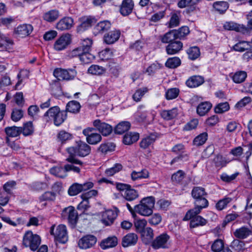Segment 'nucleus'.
<instances>
[{"mask_svg":"<svg viewBox=\"0 0 252 252\" xmlns=\"http://www.w3.org/2000/svg\"><path fill=\"white\" fill-rule=\"evenodd\" d=\"M180 93L178 88H173L168 89L165 93V98L167 100H172L178 97Z\"/></svg>","mask_w":252,"mask_h":252,"instance_id":"50","label":"nucleus"},{"mask_svg":"<svg viewBox=\"0 0 252 252\" xmlns=\"http://www.w3.org/2000/svg\"><path fill=\"white\" fill-rule=\"evenodd\" d=\"M111 24L107 20L100 21L94 27V33L96 35L99 33H102L108 31L111 28Z\"/></svg>","mask_w":252,"mask_h":252,"instance_id":"18","label":"nucleus"},{"mask_svg":"<svg viewBox=\"0 0 252 252\" xmlns=\"http://www.w3.org/2000/svg\"><path fill=\"white\" fill-rule=\"evenodd\" d=\"M214 162L216 167L221 168L225 166L229 161L222 156L218 155L214 158Z\"/></svg>","mask_w":252,"mask_h":252,"instance_id":"47","label":"nucleus"},{"mask_svg":"<svg viewBox=\"0 0 252 252\" xmlns=\"http://www.w3.org/2000/svg\"><path fill=\"white\" fill-rule=\"evenodd\" d=\"M191 195L195 199L194 208L189 210L186 214V219H189L192 215L199 214L202 209L208 206V201L204 197L206 195L205 189L201 187H195L191 191Z\"/></svg>","mask_w":252,"mask_h":252,"instance_id":"1","label":"nucleus"},{"mask_svg":"<svg viewBox=\"0 0 252 252\" xmlns=\"http://www.w3.org/2000/svg\"><path fill=\"white\" fill-rule=\"evenodd\" d=\"M122 196L126 200L128 201H132L138 197V194L135 189L131 188L129 186L127 189L123 193Z\"/></svg>","mask_w":252,"mask_h":252,"instance_id":"32","label":"nucleus"},{"mask_svg":"<svg viewBox=\"0 0 252 252\" xmlns=\"http://www.w3.org/2000/svg\"><path fill=\"white\" fill-rule=\"evenodd\" d=\"M147 224V220L144 219H137L134 222V225L137 231L142 232Z\"/></svg>","mask_w":252,"mask_h":252,"instance_id":"56","label":"nucleus"},{"mask_svg":"<svg viewBox=\"0 0 252 252\" xmlns=\"http://www.w3.org/2000/svg\"><path fill=\"white\" fill-rule=\"evenodd\" d=\"M187 54L190 60H194L199 57L200 55V50L196 46L191 47L188 50Z\"/></svg>","mask_w":252,"mask_h":252,"instance_id":"51","label":"nucleus"},{"mask_svg":"<svg viewBox=\"0 0 252 252\" xmlns=\"http://www.w3.org/2000/svg\"><path fill=\"white\" fill-rule=\"evenodd\" d=\"M208 138V134L207 132H203L197 136L193 140V144L199 146L203 145Z\"/></svg>","mask_w":252,"mask_h":252,"instance_id":"52","label":"nucleus"},{"mask_svg":"<svg viewBox=\"0 0 252 252\" xmlns=\"http://www.w3.org/2000/svg\"><path fill=\"white\" fill-rule=\"evenodd\" d=\"M247 74L244 71H239L235 73L232 77L233 81L236 83H241L245 81Z\"/></svg>","mask_w":252,"mask_h":252,"instance_id":"49","label":"nucleus"},{"mask_svg":"<svg viewBox=\"0 0 252 252\" xmlns=\"http://www.w3.org/2000/svg\"><path fill=\"white\" fill-rule=\"evenodd\" d=\"M21 129V133H22L25 136H28L33 134L34 132V127L32 122H28L24 123L23 126L20 127Z\"/></svg>","mask_w":252,"mask_h":252,"instance_id":"31","label":"nucleus"},{"mask_svg":"<svg viewBox=\"0 0 252 252\" xmlns=\"http://www.w3.org/2000/svg\"><path fill=\"white\" fill-rule=\"evenodd\" d=\"M138 237L133 233H130L124 237L122 240V246L124 247H128L134 245L137 242Z\"/></svg>","mask_w":252,"mask_h":252,"instance_id":"20","label":"nucleus"},{"mask_svg":"<svg viewBox=\"0 0 252 252\" xmlns=\"http://www.w3.org/2000/svg\"><path fill=\"white\" fill-rule=\"evenodd\" d=\"M81 184L74 183L68 189V193L70 196H74L83 191Z\"/></svg>","mask_w":252,"mask_h":252,"instance_id":"48","label":"nucleus"},{"mask_svg":"<svg viewBox=\"0 0 252 252\" xmlns=\"http://www.w3.org/2000/svg\"><path fill=\"white\" fill-rule=\"evenodd\" d=\"M71 34H63L56 40L54 44V49L57 51L63 50L71 43Z\"/></svg>","mask_w":252,"mask_h":252,"instance_id":"9","label":"nucleus"},{"mask_svg":"<svg viewBox=\"0 0 252 252\" xmlns=\"http://www.w3.org/2000/svg\"><path fill=\"white\" fill-rule=\"evenodd\" d=\"M77 72L73 69H64L61 68H57L54 71V76L59 80H70L73 79Z\"/></svg>","mask_w":252,"mask_h":252,"instance_id":"8","label":"nucleus"},{"mask_svg":"<svg viewBox=\"0 0 252 252\" xmlns=\"http://www.w3.org/2000/svg\"><path fill=\"white\" fill-rule=\"evenodd\" d=\"M198 214L192 215L190 218L189 219H186V216L184 217V220H190V227L194 228L196 227L203 226L207 223V220L204 219L200 216H197Z\"/></svg>","mask_w":252,"mask_h":252,"instance_id":"16","label":"nucleus"},{"mask_svg":"<svg viewBox=\"0 0 252 252\" xmlns=\"http://www.w3.org/2000/svg\"><path fill=\"white\" fill-rule=\"evenodd\" d=\"M119 210L116 208L108 209L101 213V221L105 226L112 225L117 218Z\"/></svg>","mask_w":252,"mask_h":252,"instance_id":"7","label":"nucleus"},{"mask_svg":"<svg viewBox=\"0 0 252 252\" xmlns=\"http://www.w3.org/2000/svg\"><path fill=\"white\" fill-rule=\"evenodd\" d=\"M50 233L54 237L56 241L64 244L68 241V235L66 226L63 224H60L55 227H51Z\"/></svg>","mask_w":252,"mask_h":252,"instance_id":"6","label":"nucleus"},{"mask_svg":"<svg viewBox=\"0 0 252 252\" xmlns=\"http://www.w3.org/2000/svg\"><path fill=\"white\" fill-rule=\"evenodd\" d=\"M130 126L129 123L122 122L120 123L115 127V132L117 134H122L127 131Z\"/></svg>","mask_w":252,"mask_h":252,"instance_id":"44","label":"nucleus"},{"mask_svg":"<svg viewBox=\"0 0 252 252\" xmlns=\"http://www.w3.org/2000/svg\"><path fill=\"white\" fill-rule=\"evenodd\" d=\"M74 20L70 17H64L60 19L57 23L56 28L61 31L68 30L73 27Z\"/></svg>","mask_w":252,"mask_h":252,"instance_id":"14","label":"nucleus"},{"mask_svg":"<svg viewBox=\"0 0 252 252\" xmlns=\"http://www.w3.org/2000/svg\"><path fill=\"white\" fill-rule=\"evenodd\" d=\"M165 15V10H161L154 13L149 19L151 23H157L163 19Z\"/></svg>","mask_w":252,"mask_h":252,"instance_id":"57","label":"nucleus"},{"mask_svg":"<svg viewBox=\"0 0 252 252\" xmlns=\"http://www.w3.org/2000/svg\"><path fill=\"white\" fill-rule=\"evenodd\" d=\"M155 199L153 196L143 198L139 203L135 206V210L137 214L144 217H148L152 215L155 206Z\"/></svg>","mask_w":252,"mask_h":252,"instance_id":"4","label":"nucleus"},{"mask_svg":"<svg viewBox=\"0 0 252 252\" xmlns=\"http://www.w3.org/2000/svg\"><path fill=\"white\" fill-rule=\"evenodd\" d=\"M252 231L248 228L241 227L237 229L234 232L235 236L239 239H245L250 235Z\"/></svg>","mask_w":252,"mask_h":252,"instance_id":"40","label":"nucleus"},{"mask_svg":"<svg viewBox=\"0 0 252 252\" xmlns=\"http://www.w3.org/2000/svg\"><path fill=\"white\" fill-rule=\"evenodd\" d=\"M183 48V44L179 41H174L169 44L166 48V52L169 55H173L178 53Z\"/></svg>","mask_w":252,"mask_h":252,"instance_id":"22","label":"nucleus"},{"mask_svg":"<svg viewBox=\"0 0 252 252\" xmlns=\"http://www.w3.org/2000/svg\"><path fill=\"white\" fill-rule=\"evenodd\" d=\"M5 132L8 137H16L21 134V129L20 127L15 126H8L5 128Z\"/></svg>","mask_w":252,"mask_h":252,"instance_id":"36","label":"nucleus"},{"mask_svg":"<svg viewBox=\"0 0 252 252\" xmlns=\"http://www.w3.org/2000/svg\"><path fill=\"white\" fill-rule=\"evenodd\" d=\"M93 125L104 136L110 134L113 130L111 126L102 122L98 119L95 120L93 122Z\"/></svg>","mask_w":252,"mask_h":252,"instance_id":"13","label":"nucleus"},{"mask_svg":"<svg viewBox=\"0 0 252 252\" xmlns=\"http://www.w3.org/2000/svg\"><path fill=\"white\" fill-rule=\"evenodd\" d=\"M200 0H180L178 2V6L180 8H183L186 7L190 8L194 7Z\"/></svg>","mask_w":252,"mask_h":252,"instance_id":"45","label":"nucleus"},{"mask_svg":"<svg viewBox=\"0 0 252 252\" xmlns=\"http://www.w3.org/2000/svg\"><path fill=\"white\" fill-rule=\"evenodd\" d=\"M24 112L19 109H14L11 113V119L15 122H18L23 117Z\"/></svg>","mask_w":252,"mask_h":252,"instance_id":"62","label":"nucleus"},{"mask_svg":"<svg viewBox=\"0 0 252 252\" xmlns=\"http://www.w3.org/2000/svg\"><path fill=\"white\" fill-rule=\"evenodd\" d=\"M105 71L106 69L105 68L96 64H93L88 69V72L89 73L94 75H102Z\"/></svg>","mask_w":252,"mask_h":252,"instance_id":"39","label":"nucleus"},{"mask_svg":"<svg viewBox=\"0 0 252 252\" xmlns=\"http://www.w3.org/2000/svg\"><path fill=\"white\" fill-rule=\"evenodd\" d=\"M121 32L120 31L115 30L105 34L103 37L105 43L111 44L117 41L120 38Z\"/></svg>","mask_w":252,"mask_h":252,"instance_id":"17","label":"nucleus"},{"mask_svg":"<svg viewBox=\"0 0 252 252\" xmlns=\"http://www.w3.org/2000/svg\"><path fill=\"white\" fill-rule=\"evenodd\" d=\"M98 56L101 60L107 61L112 58L113 56V53L111 49L106 48L100 52Z\"/></svg>","mask_w":252,"mask_h":252,"instance_id":"54","label":"nucleus"},{"mask_svg":"<svg viewBox=\"0 0 252 252\" xmlns=\"http://www.w3.org/2000/svg\"><path fill=\"white\" fill-rule=\"evenodd\" d=\"M139 138L137 133H128L125 135L123 138V142L126 145H131L136 142Z\"/></svg>","mask_w":252,"mask_h":252,"instance_id":"34","label":"nucleus"},{"mask_svg":"<svg viewBox=\"0 0 252 252\" xmlns=\"http://www.w3.org/2000/svg\"><path fill=\"white\" fill-rule=\"evenodd\" d=\"M60 17V12L56 9H53L45 13L43 15L44 20L48 22H53Z\"/></svg>","mask_w":252,"mask_h":252,"instance_id":"28","label":"nucleus"},{"mask_svg":"<svg viewBox=\"0 0 252 252\" xmlns=\"http://www.w3.org/2000/svg\"><path fill=\"white\" fill-rule=\"evenodd\" d=\"M177 38V32L171 31L164 34L161 37V40L163 43L170 44L174 42Z\"/></svg>","mask_w":252,"mask_h":252,"instance_id":"37","label":"nucleus"},{"mask_svg":"<svg viewBox=\"0 0 252 252\" xmlns=\"http://www.w3.org/2000/svg\"><path fill=\"white\" fill-rule=\"evenodd\" d=\"M122 169V165L121 164L116 163L114 166L107 169L105 171V173L107 176H111L119 172Z\"/></svg>","mask_w":252,"mask_h":252,"instance_id":"60","label":"nucleus"},{"mask_svg":"<svg viewBox=\"0 0 252 252\" xmlns=\"http://www.w3.org/2000/svg\"><path fill=\"white\" fill-rule=\"evenodd\" d=\"M156 139V136L154 134H151L142 139L140 142V148L146 149L153 144Z\"/></svg>","mask_w":252,"mask_h":252,"instance_id":"30","label":"nucleus"},{"mask_svg":"<svg viewBox=\"0 0 252 252\" xmlns=\"http://www.w3.org/2000/svg\"><path fill=\"white\" fill-rule=\"evenodd\" d=\"M50 172L52 174L60 178H64L67 176L64 166V168L59 166L54 167L50 169Z\"/></svg>","mask_w":252,"mask_h":252,"instance_id":"42","label":"nucleus"},{"mask_svg":"<svg viewBox=\"0 0 252 252\" xmlns=\"http://www.w3.org/2000/svg\"><path fill=\"white\" fill-rule=\"evenodd\" d=\"M97 239L94 236L87 235L79 240L78 245L81 249H87L93 247Z\"/></svg>","mask_w":252,"mask_h":252,"instance_id":"11","label":"nucleus"},{"mask_svg":"<svg viewBox=\"0 0 252 252\" xmlns=\"http://www.w3.org/2000/svg\"><path fill=\"white\" fill-rule=\"evenodd\" d=\"M178 108L175 107L171 110H164L161 111L160 115L164 120H170L175 118L178 115Z\"/></svg>","mask_w":252,"mask_h":252,"instance_id":"27","label":"nucleus"},{"mask_svg":"<svg viewBox=\"0 0 252 252\" xmlns=\"http://www.w3.org/2000/svg\"><path fill=\"white\" fill-rule=\"evenodd\" d=\"M81 108L80 103L75 100L68 102L66 106V111L72 113H77Z\"/></svg>","mask_w":252,"mask_h":252,"instance_id":"33","label":"nucleus"},{"mask_svg":"<svg viewBox=\"0 0 252 252\" xmlns=\"http://www.w3.org/2000/svg\"><path fill=\"white\" fill-rule=\"evenodd\" d=\"M169 238V236L167 234H161L156 238L153 241L152 246L155 249L166 248L168 247Z\"/></svg>","mask_w":252,"mask_h":252,"instance_id":"12","label":"nucleus"},{"mask_svg":"<svg viewBox=\"0 0 252 252\" xmlns=\"http://www.w3.org/2000/svg\"><path fill=\"white\" fill-rule=\"evenodd\" d=\"M118 244V239L116 237H109L102 240L100 243V247L105 250L115 247Z\"/></svg>","mask_w":252,"mask_h":252,"instance_id":"24","label":"nucleus"},{"mask_svg":"<svg viewBox=\"0 0 252 252\" xmlns=\"http://www.w3.org/2000/svg\"><path fill=\"white\" fill-rule=\"evenodd\" d=\"M1 220L6 222L7 223L13 226H16L19 224H23L24 223V221L21 218H18L16 219V221H13L11 220V219L8 217H1Z\"/></svg>","mask_w":252,"mask_h":252,"instance_id":"61","label":"nucleus"},{"mask_svg":"<svg viewBox=\"0 0 252 252\" xmlns=\"http://www.w3.org/2000/svg\"><path fill=\"white\" fill-rule=\"evenodd\" d=\"M134 3L132 0H124L122 3L120 12L124 16H127L132 12Z\"/></svg>","mask_w":252,"mask_h":252,"instance_id":"19","label":"nucleus"},{"mask_svg":"<svg viewBox=\"0 0 252 252\" xmlns=\"http://www.w3.org/2000/svg\"><path fill=\"white\" fill-rule=\"evenodd\" d=\"M181 63V61L180 58L174 57L169 58L165 63V65L170 68H175L179 66Z\"/></svg>","mask_w":252,"mask_h":252,"instance_id":"46","label":"nucleus"},{"mask_svg":"<svg viewBox=\"0 0 252 252\" xmlns=\"http://www.w3.org/2000/svg\"><path fill=\"white\" fill-rule=\"evenodd\" d=\"M40 243L41 239L39 236L33 234L32 231H26L23 236V244L32 251L36 250Z\"/></svg>","mask_w":252,"mask_h":252,"instance_id":"5","label":"nucleus"},{"mask_svg":"<svg viewBox=\"0 0 252 252\" xmlns=\"http://www.w3.org/2000/svg\"><path fill=\"white\" fill-rule=\"evenodd\" d=\"M148 91V89L146 87L137 90L132 95L133 99L136 102L140 101L144 95L147 93Z\"/></svg>","mask_w":252,"mask_h":252,"instance_id":"53","label":"nucleus"},{"mask_svg":"<svg viewBox=\"0 0 252 252\" xmlns=\"http://www.w3.org/2000/svg\"><path fill=\"white\" fill-rule=\"evenodd\" d=\"M56 196L54 192L51 191H46L44 192L39 198L41 201H53L56 199Z\"/></svg>","mask_w":252,"mask_h":252,"instance_id":"64","label":"nucleus"},{"mask_svg":"<svg viewBox=\"0 0 252 252\" xmlns=\"http://www.w3.org/2000/svg\"><path fill=\"white\" fill-rule=\"evenodd\" d=\"M212 107V104L209 101L201 102L196 108V112L200 116H203L209 112Z\"/></svg>","mask_w":252,"mask_h":252,"instance_id":"23","label":"nucleus"},{"mask_svg":"<svg viewBox=\"0 0 252 252\" xmlns=\"http://www.w3.org/2000/svg\"><path fill=\"white\" fill-rule=\"evenodd\" d=\"M94 59V56L89 53V51H83L80 56V61L84 63H88Z\"/></svg>","mask_w":252,"mask_h":252,"instance_id":"59","label":"nucleus"},{"mask_svg":"<svg viewBox=\"0 0 252 252\" xmlns=\"http://www.w3.org/2000/svg\"><path fill=\"white\" fill-rule=\"evenodd\" d=\"M44 117L47 122L53 121L55 126H59L66 120L67 112L61 110L58 106H54L48 110L44 114Z\"/></svg>","mask_w":252,"mask_h":252,"instance_id":"3","label":"nucleus"},{"mask_svg":"<svg viewBox=\"0 0 252 252\" xmlns=\"http://www.w3.org/2000/svg\"><path fill=\"white\" fill-rule=\"evenodd\" d=\"M94 130L92 127H88L83 130V134L86 137L87 142L91 145H96L102 139L101 136L97 133L93 132Z\"/></svg>","mask_w":252,"mask_h":252,"instance_id":"10","label":"nucleus"},{"mask_svg":"<svg viewBox=\"0 0 252 252\" xmlns=\"http://www.w3.org/2000/svg\"><path fill=\"white\" fill-rule=\"evenodd\" d=\"M185 175V172L181 170H179L172 174L171 178V181L174 184H179L184 179Z\"/></svg>","mask_w":252,"mask_h":252,"instance_id":"43","label":"nucleus"},{"mask_svg":"<svg viewBox=\"0 0 252 252\" xmlns=\"http://www.w3.org/2000/svg\"><path fill=\"white\" fill-rule=\"evenodd\" d=\"M223 27L225 30L228 31H235L238 32H243L246 31V28L244 25L238 24L232 21L225 22Z\"/></svg>","mask_w":252,"mask_h":252,"instance_id":"21","label":"nucleus"},{"mask_svg":"<svg viewBox=\"0 0 252 252\" xmlns=\"http://www.w3.org/2000/svg\"><path fill=\"white\" fill-rule=\"evenodd\" d=\"M149 176V173L146 169H142L139 171H133L131 173V178L133 181L141 179H146Z\"/></svg>","mask_w":252,"mask_h":252,"instance_id":"35","label":"nucleus"},{"mask_svg":"<svg viewBox=\"0 0 252 252\" xmlns=\"http://www.w3.org/2000/svg\"><path fill=\"white\" fill-rule=\"evenodd\" d=\"M232 201V198L230 197H224L223 199L220 200L216 204V208L218 210L221 211L225 209L228 204Z\"/></svg>","mask_w":252,"mask_h":252,"instance_id":"55","label":"nucleus"},{"mask_svg":"<svg viewBox=\"0 0 252 252\" xmlns=\"http://www.w3.org/2000/svg\"><path fill=\"white\" fill-rule=\"evenodd\" d=\"M214 8L220 13H223L228 8V3L225 1H216L213 4Z\"/></svg>","mask_w":252,"mask_h":252,"instance_id":"58","label":"nucleus"},{"mask_svg":"<svg viewBox=\"0 0 252 252\" xmlns=\"http://www.w3.org/2000/svg\"><path fill=\"white\" fill-rule=\"evenodd\" d=\"M251 47V43L245 41H241L235 44L232 49L237 52H244Z\"/></svg>","mask_w":252,"mask_h":252,"instance_id":"38","label":"nucleus"},{"mask_svg":"<svg viewBox=\"0 0 252 252\" xmlns=\"http://www.w3.org/2000/svg\"><path fill=\"white\" fill-rule=\"evenodd\" d=\"M204 78L200 76H193L186 81V85L189 88H195L202 84Z\"/></svg>","mask_w":252,"mask_h":252,"instance_id":"25","label":"nucleus"},{"mask_svg":"<svg viewBox=\"0 0 252 252\" xmlns=\"http://www.w3.org/2000/svg\"><path fill=\"white\" fill-rule=\"evenodd\" d=\"M33 30L30 24H22L18 26L15 30V34L20 37H25L29 35Z\"/></svg>","mask_w":252,"mask_h":252,"instance_id":"15","label":"nucleus"},{"mask_svg":"<svg viewBox=\"0 0 252 252\" xmlns=\"http://www.w3.org/2000/svg\"><path fill=\"white\" fill-rule=\"evenodd\" d=\"M91 151V147L89 145L85 142L78 141L76 142L75 147H71L67 149V151L70 156L66 158V160L71 163L82 165V162L76 158L74 156L84 157L89 155Z\"/></svg>","mask_w":252,"mask_h":252,"instance_id":"2","label":"nucleus"},{"mask_svg":"<svg viewBox=\"0 0 252 252\" xmlns=\"http://www.w3.org/2000/svg\"><path fill=\"white\" fill-rule=\"evenodd\" d=\"M72 138L73 136L71 133L63 130H60L57 134V141L62 144L65 143Z\"/></svg>","mask_w":252,"mask_h":252,"instance_id":"26","label":"nucleus"},{"mask_svg":"<svg viewBox=\"0 0 252 252\" xmlns=\"http://www.w3.org/2000/svg\"><path fill=\"white\" fill-rule=\"evenodd\" d=\"M116 145L112 142L102 143L98 147V150L102 153H107L115 150Z\"/></svg>","mask_w":252,"mask_h":252,"instance_id":"41","label":"nucleus"},{"mask_svg":"<svg viewBox=\"0 0 252 252\" xmlns=\"http://www.w3.org/2000/svg\"><path fill=\"white\" fill-rule=\"evenodd\" d=\"M64 212L68 215V220L70 223L74 224L76 222L77 215L74 207L69 206L64 209Z\"/></svg>","mask_w":252,"mask_h":252,"instance_id":"29","label":"nucleus"},{"mask_svg":"<svg viewBox=\"0 0 252 252\" xmlns=\"http://www.w3.org/2000/svg\"><path fill=\"white\" fill-rule=\"evenodd\" d=\"M162 217L159 213H155L149 219L148 222L152 225H157L160 223Z\"/></svg>","mask_w":252,"mask_h":252,"instance_id":"63","label":"nucleus"}]
</instances>
